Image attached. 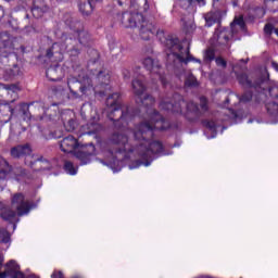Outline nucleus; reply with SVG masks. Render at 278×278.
<instances>
[{"mask_svg":"<svg viewBox=\"0 0 278 278\" xmlns=\"http://www.w3.org/2000/svg\"><path fill=\"white\" fill-rule=\"evenodd\" d=\"M14 173V167L5 160V157L0 156V180L5 181L9 177H12Z\"/></svg>","mask_w":278,"mask_h":278,"instance_id":"23","label":"nucleus"},{"mask_svg":"<svg viewBox=\"0 0 278 278\" xmlns=\"http://www.w3.org/2000/svg\"><path fill=\"white\" fill-rule=\"evenodd\" d=\"M163 43L180 64H190V62H198L201 64V60L195 59L192 56V54H190V47L185 49L177 36L167 35Z\"/></svg>","mask_w":278,"mask_h":278,"instance_id":"7","label":"nucleus"},{"mask_svg":"<svg viewBox=\"0 0 278 278\" xmlns=\"http://www.w3.org/2000/svg\"><path fill=\"white\" fill-rule=\"evenodd\" d=\"M0 62L5 64V62H10L12 53L25 55V53H29V50L23 45V38L13 37L10 33L2 31L0 33Z\"/></svg>","mask_w":278,"mask_h":278,"instance_id":"5","label":"nucleus"},{"mask_svg":"<svg viewBox=\"0 0 278 278\" xmlns=\"http://www.w3.org/2000/svg\"><path fill=\"white\" fill-rule=\"evenodd\" d=\"M253 100V92L251 91H245L243 94L239 97V102L240 103H249Z\"/></svg>","mask_w":278,"mask_h":278,"instance_id":"35","label":"nucleus"},{"mask_svg":"<svg viewBox=\"0 0 278 278\" xmlns=\"http://www.w3.org/2000/svg\"><path fill=\"white\" fill-rule=\"evenodd\" d=\"M131 86H132L134 94H136V97H138V99L140 100V103L144 108H151L152 105L155 104V98H153V96L146 94L142 98V94H144V92H147V85H144V83H142V80L134 79L131 83Z\"/></svg>","mask_w":278,"mask_h":278,"instance_id":"12","label":"nucleus"},{"mask_svg":"<svg viewBox=\"0 0 278 278\" xmlns=\"http://www.w3.org/2000/svg\"><path fill=\"white\" fill-rule=\"evenodd\" d=\"M89 54V61H88V67L94 66V64H100L101 54L99 53V50L97 49H90L88 51Z\"/></svg>","mask_w":278,"mask_h":278,"instance_id":"28","label":"nucleus"},{"mask_svg":"<svg viewBox=\"0 0 278 278\" xmlns=\"http://www.w3.org/2000/svg\"><path fill=\"white\" fill-rule=\"evenodd\" d=\"M10 155L11 157H13V160H21V157H27V155H31V147L29 146V143L15 146L11 148Z\"/></svg>","mask_w":278,"mask_h":278,"instance_id":"17","label":"nucleus"},{"mask_svg":"<svg viewBox=\"0 0 278 278\" xmlns=\"http://www.w3.org/2000/svg\"><path fill=\"white\" fill-rule=\"evenodd\" d=\"M271 65H273V68H275V71H277V73H278V63L277 62H273Z\"/></svg>","mask_w":278,"mask_h":278,"instance_id":"48","label":"nucleus"},{"mask_svg":"<svg viewBox=\"0 0 278 278\" xmlns=\"http://www.w3.org/2000/svg\"><path fill=\"white\" fill-rule=\"evenodd\" d=\"M247 64H249V59H241L232 66L233 73L240 86L243 88H253L256 92H264V90H266V87H264L266 86V78L261 76L253 81L249 79V75H247V73H238L237 70L247 71Z\"/></svg>","mask_w":278,"mask_h":278,"instance_id":"8","label":"nucleus"},{"mask_svg":"<svg viewBox=\"0 0 278 278\" xmlns=\"http://www.w3.org/2000/svg\"><path fill=\"white\" fill-rule=\"evenodd\" d=\"M0 90H7L8 94H10V92H16V90H18V86L14 84L5 85L0 83Z\"/></svg>","mask_w":278,"mask_h":278,"instance_id":"36","label":"nucleus"},{"mask_svg":"<svg viewBox=\"0 0 278 278\" xmlns=\"http://www.w3.org/2000/svg\"><path fill=\"white\" fill-rule=\"evenodd\" d=\"M232 117L238 118V113L236 111H232Z\"/></svg>","mask_w":278,"mask_h":278,"instance_id":"49","label":"nucleus"},{"mask_svg":"<svg viewBox=\"0 0 278 278\" xmlns=\"http://www.w3.org/2000/svg\"><path fill=\"white\" fill-rule=\"evenodd\" d=\"M166 129H170V123L160 112L154 111L151 122H142L135 126L132 130L134 138L139 142L135 148L129 144L127 135L114 132L110 139L111 144H113L110 153L111 155H116V153H136L142 161H137V166H140V164L151 166L155 155H164V144L162 141H151L153 131H166Z\"/></svg>","mask_w":278,"mask_h":278,"instance_id":"1","label":"nucleus"},{"mask_svg":"<svg viewBox=\"0 0 278 278\" xmlns=\"http://www.w3.org/2000/svg\"><path fill=\"white\" fill-rule=\"evenodd\" d=\"M232 25H238L240 29H245L247 23L244 22V16L240 15L239 17H236L232 22Z\"/></svg>","mask_w":278,"mask_h":278,"instance_id":"39","label":"nucleus"},{"mask_svg":"<svg viewBox=\"0 0 278 278\" xmlns=\"http://www.w3.org/2000/svg\"><path fill=\"white\" fill-rule=\"evenodd\" d=\"M143 68L149 71L151 75H155L159 81H161L162 86H166L168 80H166V75L164 74V67L160 63L159 60L148 56L142 61Z\"/></svg>","mask_w":278,"mask_h":278,"instance_id":"11","label":"nucleus"},{"mask_svg":"<svg viewBox=\"0 0 278 278\" xmlns=\"http://www.w3.org/2000/svg\"><path fill=\"white\" fill-rule=\"evenodd\" d=\"M66 131H75L77 129V122L75 119H68L67 123H64Z\"/></svg>","mask_w":278,"mask_h":278,"instance_id":"38","label":"nucleus"},{"mask_svg":"<svg viewBox=\"0 0 278 278\" xmlns=\"http://www.w3.org/2000/svg\"><path fill=\"white\" fill-rule=\"evenodd\" d=\"M49 161L42 156L30 162V168L35 173H40V170H49Z\"/></svg>","mask_w":278,"mask_h":278,"instance_id":"26","label":"nucleus"},{"mask_svg":"<svg viewBox=\"0 0 278 278\" xmlns=\"http://www.w3.org/2000/svg\"><path fill=\"white\" fill-rule=\"evenodd\" d=\"M110 71L102 70L99 71L96 77V86L92 85V79L88 75L70 76L67 78V86L72 94H77V88L80 94L88 97L94 92L99 97H106V106L109 108L108 118H110L115 127L123 131L129 121H131V114L129 113V106H123L121 104V92H112V85H110Z\"/></svg>","mask_w":278,"mask_h":278,"instance_id":"2","label":"nucleus"},{"mask_svg":"<svg viewBox=\"0 0 278 278\" xmlns=\"http://www.w3.org/2000/svg\"><path fill=\"white\" fill-rule=\"evenodd\" d=\"M180 8H182L184 10H188L189 8H192V5H188L186 4V1L179 2Z\"/></svg>","mask_w":278,"mask_h":278,"instance_id":"46","label":"nucleus"},{"mask_svg":"<svg viewBox=\"0 0 278 278\" xmlns=\"http://www.w3.org/2000/svg\"><path fill=\"white\" fill-rule=\"evenodd\" d=\"M49 12V5L45 0H33L31 14L34 18H42Z\"/></svg>","mask_w":278,"mask_h":278,"instance_id":"20","label":"nucleus"},{"mask_svg":"<svg viewBox=\"0 0 278 278\" xmlns=\"http://www.w3.org/2000/svg\"><path fill=\"white\" fill-rule=\"evenodd\" d=\"M41 104L40 102H30V103H21L20 104V112L24 118V121L31 119V112H36V110H40Z\"/></svg>","mask_w":278,"mask_h":278,"instance_id":"19","label":"nucleus"},{"mask_svg":"<svg viewBox=\"0 0 278 278\" xmlns=\"http://www.w3.org/2000/svg\"><path fill=\"white\" fill-rule=\"evenodd\" d=\"M213 60H216V52L213 49H207L204 53V61L213 62Z\"/></svg>","mask_w":278,"mask_h":278,"instance_id":"37","label":"nucleus"},{"mask_svg":"<svg viewBox=\"0 0 278 278\" xmlns=\"http://www.w3.org/2000/svg\"><path fill=\"white\" fill-rule=\"evenodd\" d=\"M231 38H233V33L231 29L218 27L215 29L210 43L215 51L223 53L231 49Z\"/></svg>","mask_w":278,"mask_h":278,"instance_id":"10","label":"nucleus"},{"mask_svg":"<svg viewBox=\"0 0 278 278\" xmlns=\"http://www.w3.org/2000/svg\"><path fill=\"white\" fill-rule=\"evenodd\" d=\"M205 23L207 27H212V25H220L223 22V12L222 11H211L204 16Z\"/></svg>","mask_w":278,"mask_h":278,"instance_id":"25","label":"nucleus"},{"mask_svg":"<svg viewBox=\"0 0 278 278\" xmlns=\"http://www.w3.org/2000/svg\"><path fill=\"white\" fill-rule=\"evenodd\" d=\"M103 0H79L78 10L83 16H90L94 12V3H101Z\"/></svg>","mask_w":278,"mask_h":278,"instance_id":"21","label":"nucleus"},{"mask_svg":"<svg viewBox=\"0 0 278 278\" xmlns=\"http://www.w3.org/2000/svg\"><path fill=\"white\" fill-rule=\"evenodd\" d=\"M11 205L16 210L17 216H25L31 211V204L25 200V194L18 192L14 193L11 198Z\"/></svg>","mask_w":278,"mask_h":278,"instance_id":"13","label":"nucleus"},{"mask_svg":"<svg viewBox=\"0 0 278 278\" xmlns=\"http://www.w3.org/2000/svg\"><path fill=\"white\" fill-rule=\"evenodd\" d=\"M263 87L265 88L264 91H257L260 98L265 97L268 91L271 99H278V87H269L268 80H266V84Z\"/></svg>","mask_w":278,"mask_h":278,"instance_id":"27","label":"nucleus"},{"mask_svg":"<svg viewBox=\"0 0 278 278\" xmlns=\"http://www.w3.org/2000/svg\"><path fill=\"white\" fill-rule=\"evenodd\" d=\"M256 102H258V103H260V100H256Z\"/></svg>","mask_w":278,"mask_h":278,"instance_id":"53","label":"nucleus"},{"mask_svg":"<svg viewBox=\"0 0 278 278\" xmlns=\"http://www.w3.org/2000/svg\"><path fill=\"white\" fill-rule=\"evenodd\" d=\"M200 108L202 112H208L210 110L207 98L204 96L200 97Z\"/></svg>","mask_w":278,"mask_h":278,"instance_id":"40","label":"nucleus"},{"mask_svg":"<svg viewBox=\"0 0 278 278\" xmlns=\"http://www.w3.org/2000/svg\"><path fill=\"white\" fill-rule=\"evenodd\" d=\"M63 21L74 35L63 34L61 42H54L46 51V58L50 62H63L64 54L67 53L70 58H78L81 53V49L92 47V35L88 30L84 29V22L77 17H73L71 13H66L63 16Z\"/></svg>","mask_w":278,"mask_h":278,"instance_id":"3","label":"nucleus"},{"mask_svg":"<svg viewBox=\"0 0 278 278\" xmlns=\"http://www.w3.org/2000/svg\"><path fill=\"white\" fill-rule=\"evenodd\" d=\"M80 116L85 121L89 119V123L86 126H83V129H87L85 134L88 136H92L94 134H99V131H103V125L99 123L101 121V115L97 112V109L92 108L90 102H86L80 108Z\"/></svg>","mask_w":278,"mask_h":278,"instance_id":"9","label":"nucleus"},{"mask_svg":"<svg viewBox=\"0 0 278 278\" xmlns=\"http://www.w3.org/2000/svg\"><path fill=\"white\" fill-rule=\"evenodd\" d=\"M201 123L202 126L205 127V129H208L210 131H212V134H217L216 129H218V126H216V122L212 119H202Z\"/></svg>","mask_w":278,"mask_h":278,"instance_id":"29","label":"nucleus"},{"mask_svg":"<svg viewBox=\"0 0 278 278\" xmlns=\"http://www.w3.org/2000/svg\"><path fill=\"white\" fill-rule=\"evenodd\" d=\"M28 278H40V277H38L36 275H30V276H28Z\"/></svg>","mask_w":278,"mask_h":278,"instance_id":"50","label":"nucleus"},{"mask_svg":"<svg viewBox=\"0 0 278 278\" xmlns=\"http://www.w3.org/2000/svg\"><path fill=\"white\" fill-rule=\"evenodd\" d=\"M10 232L5 228H0V242L2 244H8L10 242Z\"/></svg>","mask_w":278,"mask_h":278,"instance_id":"34","label":"nucleus"},{"mask_svg":"<svg viewBox=\"0 0 278 278\" xmlns=\"http://www.w3.org/2000/svg\"><path fill=\"white\" fill-rule=\"evenodd\" d=\"M184 105L187 110L186 118L187 121H190V123H194V121H199V118L203 116V112L199 109V104L194 102H186L184 99H180L176 103L164 100L160 103L161 110L173 112V114H184Z\"/></svg>","mask_w":278,"mask_h":278,"instance_id":"6","label":"nucleus"},{"mask_svg":"<svg viewBox=\"0 0 278 278\" xmlns=\"http://www.w3.org/2000/svg\"><path fill=\"white\" fill-rule=\"evenodd\" d=\"M226 103H229V98L226 99Z\"/></svg>","mask_w":278,"mask_h":278,"instance_id":"52","label":"nucleus"},{"mask_svg":"<svg viewBox=\"0 0 278 278\" xmlns=\"http://www.w3.org/2000/svg\"><path fill=\"white\" fill-rule=\"evenodd\" d=\"M194 29H197V25L193 22L184 23L182 30L187 36L193 34Z\"/></svg>","mask_w":278,"mask_h":278,"instance_id":"33","label":"nucleus"},{"mask_svg":"<svg viewBox=\"0 0 278 278\" xmlns=\"http://www.w3.org/2000/svg\"><path fill=\"white\" fill-rule=\"evenodd\" d=\"M215 63L217 66H222V68H227V61L223 56H217Z\"/></svg>","mask_w":278,"mask_h":278,"instance_id":"41","label":"nucleus"},{"mask_svg":"<svg viewBox=\"0 0 278 278\" xmlns=\"http://www.w3.org/2000/svg\"><path fill=\"white\" fill-rule=\"evenodd\" d=\"M0 108H4V110H8L9 112H11V116L12 114H14V109H12L10 104L0 105Z\"/></svg>","mask_w":278,"mask_h":278,"instance_id":"45","label":"nucleus"},{"mask_svg":"<svg viewBox=\"0 0 278 278\" xmlns=\"http://www.w3.org/2000/svg\"><path fill=\"white\" fill-rule=\"evenodd\" d=\"M0 70L3 71V76L5 77V79H12L14 77H18L20 75H23V72L21 71L18 64L10 65V61L5 63L0 62Z\"/></svg>","mask_w":278,"mask_h":278,"instance_id":"14","label":"nucleus"},{"mask_svg":"<svg viewBox=\"0 0 278 278\" xmlns=\"http://www.w3.org/2000/svg\"><path fill=\"white\" fill-rule=\"evenodd\" d=\"M46 77L50 81H61V79L64 77V70H62L60 64L51 65L46 71Z\"/></svg>","mask_w":278,"mask_h":278,"instance_id":"22","label":"nucleus"},{"mask_svg":"<svg viewBox=\"0 0 278 278\" xmlns=\"http://www.w3.org/2000/svg\"><path fill=\"white\" fill-rule=\"evenodd\" d=\"M182 1H186V5H192V3H194V0H178V3H181Z\"/></svg>","mask_w":278,"mask_h":278,"instance_id":"47","label":"nucleus"},{"mask_svg":"<svg viewBox=\"0 0 278 278\" xmlns=\"http://www.w3.org/2000/svg\"><path fill=\"white\" fill-rule=\"evenodd\" d=\"M7 1H12V0H7Z\"/></svg>","mask_w":278,"mask_h":278,"instance_id":"54","label":"nucleus"},{"mask_svg":"<svg viewBox=\"0 0 278 278\" xmlns=\"http://www.w3.org/2000/svg\"><path fill=\"white\" fill-rule=\"evenodd\" d=\"M91 151L87 148H81L80 150L74 152L76 160L80 161L81 166H86V164H90L92 162V155H94V144H90Z\"/></svg>","mask_w":278,"mask_h":278,"instance_id":"16","label":"nucleus"},{"mask_svg":"<svg viewBox=\"0 0 278 278\" xmlns=\"http://www.w3.org/2000/svg\"><path fill=\"white\" fill-rule=\"evenodd\" d=\"M119 21L126 29L140 27L139 36L141 40H151V37L155 36V33H156L155 26L147 22L142 13L126 11L122 13V15H119Z\"/></svg>","mask_w":278,"mask_h":278,"instance_id":"4","label":"nucleus"},{"mask_svg":"<svg viewBox=\"0 0 278 278\" xmlns=\"http://www.w3.org/2000/svg\"><path fill=\"white\" fill-rule=\"evenodd\" d=\"M185 86L186 88H197L199 86V80H197V77H194V75L190 74L185 79Z\"/></svg>","mask_w":278,"mask_h":278,"instance_id":"31","label":"nucleus"},{"mask_svg":"<svg viewBox=\"0 0 278 278\" xmlns=\"http://www.w3.org/2000/svg\"><path fill=\"white\" fill-rule=\"evenodd\" d=\"M195 1H198V3H201L203 0H195Z\"/></svg>","mask_w":278,"mask_h":278,"instance_id":"51","label":"nucleus"},{"mask_svg":"<svg viewBox=\"0 0 278 278\" xmlns=\"http://www.w3.org/2000/svg\"><path fill=\"white\" fill-rule=\"evenodd\" d=\"M60 149L63 153H73L75 149H79V140H77L73 135H68L61 140Z\"/></svg>","mask_w":278,"mask_h":278,"instance_id":"15","label":"nucleus"},{"mask_svg":"<svg viewBox=\"0 0 278 278\" xmlns=\"http://www.w3.org/2000/svg\"><path fill=\"white\" fill-rule=\"evenodd\" d=\"M122 75L124 79H129V77H131V73L129 72V70H123Z\"/></svg>","mask_w":278,"mask_h":278,"instance_id":"44","label":"nucleus"},{"mask_svg":"<svg viewBox=\"0 0 278 278\" xmlns=\"http://www.w3.org/2000/svg\"><path fill=\"white\" fill-rule=\"evenodd\" d=\"M267 113L269 116H278V103L277 102H268L265 104Z\"/></svg>","mask_w":278,"mask_h":278,"instance_id":"30","label":"nucleus"},{"mask_svg":"<svg viewBox=\"0 0 278 278\" xmlns=\"http://www.w3.org/2000/svg\"><path fill=\"white\" fill-rule=\"evenodd\" d=\"M43 116L40 117L41 121H49L50 123H58L60 121V106L58 104H52L48 109H42Z\"/></svg>","mask_w":278,"mask_h":278,"instance_id":"18","label":"nucleus"},{"mask_svg":"<svg viewBox=\"0 0 278 278\" xmlns=\"http://www.w3.org/2000/svg\"><path fill=\"white\" fill-rule=\"evenodd\" d=\"M63 168L67 175H77V167L71 161H65Z\"/></svg>","mask_w":278,"mask_h":278,"instance_id":"32","label":"nucleus"},{"mask_svg":"<svg viewBox=\"0 0 278 278\" xmlns=\"http://www.w3.org/2000/svg\"><path fill=\"white\" fill-rule=\"evenodd\" d=\"M51 278H64V273H62V270H54Z\"/></svg>","mask_w":278,"mask_h":278,"instance_id":"43","label":"nucleus"},{"mask_svg":"<svg viewBox=\"0 0 278 278\" xmlns=\"http://www.w3.org/2000/svg\"><path fill=\"white\" fill-rule=\"evenodd\" d=\"M0 217L7 223H16V212L0 202Z\"/></svg>","mask_w":278,"mask_h":278,"instance_id":"24","label":"nucleus"},{"mask_svg":"<svg viewBox=\"0 0 278 278\" xmlns=\"http://www.w3.org/2000/svg\"><path fill=\"white\" fill-rule=\"evenodd\" d=\"M273 31H275V26H273V24H266L264 26V33L267 35V36H271L273 35Z\"/></svg>","mask_w":278,"mask_h":278,"instance_id":"42","label":"nucleus"}]
</instances>
